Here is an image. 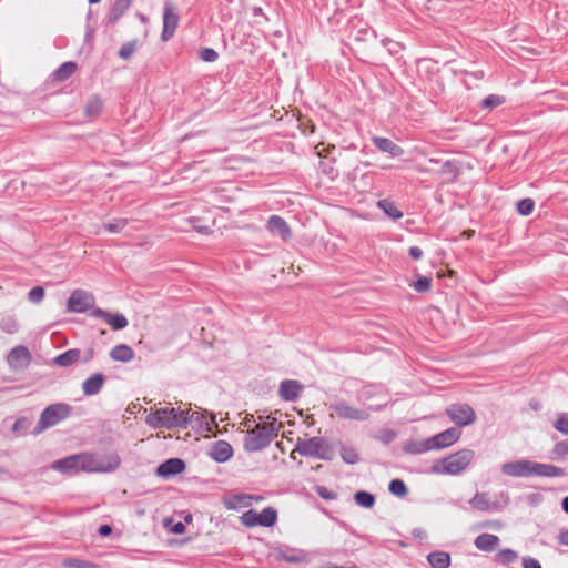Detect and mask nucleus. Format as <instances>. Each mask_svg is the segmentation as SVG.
<instances>
[{
    "mask_svg": "<svg viewBox=\"0 0 568 568\" xmlns=\"http://www.w3.org/2000/svg\"><path fill=\"white\" fill-rule=\"evenodd\" d=\"M209 455L217 463H225L233 456V448L227 442L219 440L212 446Z\"/></svg>",
    "mask_w": 568,
    "mask_h": 568,
    "instance_id": "23",
    "label": "nucleus"
},
{
    "mask_svg": "<svg viewBox=\"0 0 568 568\" xmlns=\"http://www.w3.org/2000/svg\"><path fill=\"white\" fill-rule=\"evenodd\" d=\"M72 409V406L67 403L49 405L42 410L33 433L40 434L45 429L55 426L60 422L67 419L71 415Z\"/></svg>",
    "mask_w": 568,
    "mask_h": 568,
    "instance_id": "5",
    "label": "nucleus"
},
{
    "mask_svg": "<svg viewBox=\"0 0 568 568\" xmlns=\"http://www.w3.org/2000/svg\"><path fill=\"white\" fill-rule=\"evenodd\" d=\"M518 559V552L510 548H505L496 554V560L498 564L507 566L515 562Z\"/></svg>",
    "mask_w": 568,
    "mask_h": 568,
    "instance_id": "36",
    "label": "nucleus"
},
{
    "mask_svg": "<svg viewBox=\"0 0 568 568\" xmlns=\"http://www.w3.org/2000/svg\"><path fill=\"white\" fill-rule=\"evenodd\" d=\"M535 209V202L532 199L526 197L517 202V212L520 215L527 216L532 213Z\"/></svg>",
    "mask_w": 568,
    "mask_h": 568,
    "instance_id": "42",
    "label": "nucleus"
},
{
    "mask_svg": "<svg viewBox=\"0 0 568 568\" xmlns=\"http://www.w3.org/2000/svg\"><path fill=\"white\" fill-rule=\"evenodd\" d=\"M555 429L568 436V413H559L554 423Z\"/></svg>",
    "mask_w": 568,
    "mask_h": 568,
    "instance_id": "46",
    "label": "nucleus"
},
{
    "mask_svg": "<svg viewBox=\"0 0 568 568\" xmlns=\"http://www.w3.org/2000/svg\"><path fill=\"white\" fill-rule=\"evenodd\" d=\"M475 457V452L468 448L460 449L449 456L443 458L439 463L432 466V473L459 475L470 465Z\"/></svg>",
    "mask_w": 568,
    "mask_h": 568,
    "instance_id": "2",
    "label": "nucleus"
},
{
    "mask_svg": "<svg viewBox=\"0 0 568 568\" xmlns=\"http://www.w3.org/2000/svg\"><path fill=\"white\" fill-rule=\"evenodd\" d=\"M467 75H470L473 78H475L476 80H480L484 78V72L483 71H476V72H466Z\"/></svg>",
    "mask_w": 568,
    "mask_h": 568,
    "instance_id": "63",
    "label": "nucleus"
},
{
    "mask_svg": "<svg viewBox=\"0 0 568 568\" xmlns=\"http://www.w3.org/2000/svg\"><path fill=\"white\" fill-rule=\"evenodd\" d=\"M126 224H128L126 219H115V220L108 222L104 225V229L106 231H109L110 233H119L125 227Z\"/></svg>",
    "mask_w": 568,
    "mask_h": 568,
    "instance_id": "48",
    "label": "nucleus"
},
{
    "mask_svg": "<svg viewBox=\"0 0 568 568\" xmlns=\"http://www.w3.org/2000/svg\"><path fill=\"white\" fill-rule=\"evenodd\" d=\"M94 303L93 294L83 290H74L68 300V310L74 313H84L93 308Z\"/></svg>",
    "mask_w": 568,
    "mask_h": 568,
    "instance_id": "10",
    "label": "nucleus"
},
{
    "mask_svg": "<svg viewBox=\"0 0 568 568\" xmlns=\"http://www.w3.org/2000/svg\"><path fill=\"white\" fill-rule=\"evenodd\" d=\"M406 450L412 454H423L425 452L433 450V448H432L430 444L428 443V438H427V439H424L420 442L409 444L407 446Z\"/></svg>",
    "mask_w": 568,
    "mask_h": 568,
    "instance_id": "43",
    "label": "nucleus"
},
{
    "mask_svg": "<svg viewBox=\"0 0 568 568\" xmlns=\"http://www.w3.org/2000/svg\"><path fill=\"white\" fill-rule=\"evenodd\" d=\"M138 40H132L123 43L119 50V57L123 60H129L134 54Z\"/></svg>",
    "mask_w": 568,
    "mask_h": 568,
    "instance_id": "41",
    "label": "nucleus"
},
{
    "mask_svg": "<svg viewBox=\"0 0 568 568\" xmlns=\"http://www.w3.org/2000/svg\"><path fill=\"white\" fill-rule=\"evenodd\" d=\"M505 99L497 94H489L481 101V106L487 109L496 108L503 104Z\"/></svg>",
    "mask_w": 568,
    "mask_h": 568,
    "instance_id": "49",
    "label": "nucleus"
},
{
    "mask_svg": "<svg viewBox=\"0 0 568 568\" xmlns=\"http://www.w3.org/2000/svg\"><path fill=\"white\" fill-rule=\"evenodd\" d=\"M133 0H114L108 16L106 22L109 24L116 23L120 18L129 10Z\"/></svg>",
    "mask_w": 568,
    "mask_h": 568,
    "instance_id": "24",
    "label": "nucleus"
},
{
    "mask_svg": "<svg viewBox=\"0 0 568 568\" xmlns=\"http://www.w3.org/2000/svg\"><path fill=\"white\" fill-rule=\"evenodd\" d=\"M1 328H2L4 332H7V333L12 334V333L17 332V329H18V325H17V323H16L14 321H12V320H7V321H3V322L1 323Z\"/></svg>",
    "mask_w": 568,
    "mask_h": 568,
    "instance_id": "56",
    "label": "nucleus"
},
{
    "mask_svg": "<svg viewBox=\"0 0 568 568\" xmlns=\"http://www.w3.org/2000/svg\"><path fill=\"white\" fill-rule=\"evenodd\" d=\"M189 417H190V424L192 422L196 423L199 427L205 429V430H212V426L215 424V416L214 415H207V412H194L191 413L189 410Z\"/></svg>",
    "mask_w": 568,
    "mask_h": 568,
    "instance_id": "28",
    "label": "nucleus"
},
{
    "mask_svg": "<svg viewBox=\"0 0 568 568\" xmlns=\"http://www.w3.org/2000/svg\"><path fill=\"white\" fill-rule=\"evenodd\" d=\"M316 493L320 497H322L325 500H334L336 499V494L329 489H327L324 486H317Z\"/></svg>",
    "mask_w": 568,
    "mask_h": 568,
    "instance_id": "54",
    "label": "nucleus"
},
{
    "mask_svg": "<svg viewBox=\"0 0 568 568\" xmlns=\"http://www.w3.org/2000/svg\"><path fill=\"white\" fill-rule=\"evenodd\" d=\"M240 519L242 525L248 528L256 526L268 528L276 524L277 511L273 507H266L261 513L250 509L245 511Z\"/></svg>",
    "mask_w": 568,
    "mask_h": 568,
    "instance_id": "7",
    "label": "nucleus"
},
{
    "mask_svg": "<svg viewBox=\"0 0 568 568\" xmlns=\"http://www.w3.org/2000/svg\"><path fill=\"white\" fill-rule=\"evenodd\" d=\"M51 468L68 476L83 471L82 453L58 459L51 464Z\"/></svg>",
    "mask_w": 568,
    "mask_h": 568,
    "instance_id": "12",
    "label": "nucleus"
},
{
    "mask_svg": "<svg viewBox=\"0 0 568 568\" xmlns=\"http://www.w3.org/2000/svg\"><path fill=\"white\" fill-rule=\"evenodd\" d=\"M109 355L115 362L129 363L134 358L135 353L131 346L119 344L111 348Z\"/></svg>",
    "mask_w": 568,
    "mask_h": 568,
    "instance_id": "26",
    "label": "nucleus"
},
{
    "mask_svg": "<svg viewBox=\"0 0 568 568\" xmlns=\"http://www.w3.org/2000/svg\"><path fill=\"white\" fill-rule=\"evenodd\" d=\"M187 406L185 409L171 406L156 408L145 417V423L153 429H185L190 424L189 410H191V404Z\"/></svg>",
    "mask_w": 568,
    "mask_h": 568,
    "instance_id": "1",
    "label": "nucleus"
},
{
    "mask_svg": "<svg viewBox=\"0 0 568 568\" xmlns=\"http://www.w3.org/2000/svg\"><path fill=\"white\" fill-rule=\"evenodd\" d=\"M111 532H112V529H111V527L109 525H102L99 528V534L101 536L105 537V536H109Z\"/></svg>",
    "mask_w": 568,
    "mask_h": 568,
    "instance_id": "61",
    "label": "nucleus"
},
{
    "mask_svg": "<svg viewBox=\"0 0 568 568\" xmlns=\"http://www.w3.org/2000/svg\"><path fill=\"white\" fill-rule=\"evenodd\" d=\"M267 230L270 231V233L281 237L283 241H287L292 236V232L288 224L280 215H271L268 217Z\"/></svg>",
    "mask_w": 568,
    "mask_h": 568,
    "instance_id": "18",
    "label": "nucleus"
},
{
    "mask_svg": "<svg viewBox=\"0 0 568 568\" xmlns=\"http://www.w3.org/2000/svg\"><path fill=\"white\" fill-rule=\"evenodd\" d=\"M31 355L26 346L13 347L8 355V364L11 368L18 369L27 367L30 363Z\"/></svg>",
    "mask_w": 568,
    "mask_h": 568,
    "instance_id": "17",
    "label": "nucleus"
},
{
    "mask_svg": "<svg viewBox=\"0 0 568 568\" xmlns=\"http://www.w3.org/2000/svg\"><path fill=\"white\" fill-rule=\"evenodd\" d=\"M565 475H566V471L564 468H560V467H557V466H554L550 464L532 462L531 476L555 478V477H564Z\"/></svg>",
    "mask_w": 568,
    "mask_h": 568,
    "instance_id": "19",
    "label": "nucleus"
},
{
    "mask_svg": "<svg viewBox=\"0 0 568 568\" xmlns=\"http://www.w3.org/2000/svg\"><path fill=\"white\" fill-rule=\"evenodd\" d=\"M114 331H121L124 329L129 322L126 317L123 314L120 313H109L108 318L105 321Z\"/></svg>",
    "mask_w": 568,
    "mask_h": 568,
    "instance_id": "37",
    "label": "nucleus"
},
{
    "mask_svg": "<svg viewBox=\"0 0 568 568\" xmlns=\"http://www.w3.org/2000/svg\"><path fill=\"white\" fill-rule=\"evenodd\" d=\"M562 510L568 514V496H566L561 501Z\"/></svg>",
    "mask_w": 568,
    "mask_h": 568,
    "instance_id": "64",
    "label": "nucleus"
},
{
    "mask_svg": "<svg viewBox=\"0 0 568 568\" xmlns=\"http://www.w3.org/2000/svg\"><path fill=\"white\" fill-rule=\"evenodd\" d=\"M493 506V513L503 511L510 503V497L507 491H500L494 496V499L490 500Z\"/></svg>",
    "mask_w": 568,
    "mask_h": 568,
    "instance_id": "35",
    "label": "nucleus"
},
{
    "mask_svg": "<svg viewBox=\"0 0 568 568\" xmlns=\"http://www.w3.org/2000/svg\"><path fill=\"white\" fill-rule=\"evenodd\" d=\"M523 567L524 568H541L540 562L532 557H524L523 558Z\"/></svg>",
    "mask_w": 568,
    "mask_h": 568,
    "instance_id": "57",
    "label": "nucleus"
},
{
    "mask_svg": "<svg viewBox=\"0 0 568 568\" xmlns=\"http://www.w3.org/2000/svg\"><path fill=\"white\" fill-rule=\"evenodd\" d=\"M185 527H184V524L183 523H176L173 527V532L175 534H182L184 531Z\"/></svg>",
    "mask_w": 568,
    "mask_h": 568,
    "instance_id": "62",
    "label": "nucleus"
},
{
    "mask_svg": "<svg viewBox=\"0 0 568 568\" xmlns=\"http://www.w3.org/2000/svg\"><path fill=\"white\" fill-rule=\"evenodd\" d=\"M446 415L459 427L471 425L476 420V413L467 403L452 404L446 408Z\"/></svg>",
    "mask_w": 568,
    "mask_h": 568,
    "instance_id": "8",
    "label": "nucleus"
},
{
    "mask_svg": "<svg viewBox=\"0 0 568 568\" xmlns=\"http://www.w3.org/2000/svg\"><path fill=\"white\" fill-rule=\"evenodd\" d=\"M341 457L346 464L349 465H354L359 460L358 454L353 447H342Z\"/></svg>",
    "mask_w": 568,
    "mask_h": 568,
    "instance_id": "44",
    "label": "nucleus"
},
{
    "mask_svg": "<svg viewBox=\"0 0 568 568\" xmlns=\"http://www.w3.org/2000/svg\"><path fill=\"white\" fill-rule=\"evenodd\" d=\"M77 70V63L72 61L63 62L54 72L53 78L57 81H64Z\"/></svg>",
    "mask_w": 568,
    "mask_h": 568,
    "instance_id": "32",
    "label": "nucleus"
},
{
    "mask_svg": "<svg viewBox=\"0 0 568 568\" xmlns=\"http://www.w3.org/2000/svg\"><path fill=\"white\" fill-rule=\"evenodd\" d=\"M442 173H449L454 176H457L458 174V164L454 160H447L442 165Z\"/></svg>",
    "mask_w": 568,
    "mask_h": 568,
    "instance_id": "53",
    "label": "nucleus"
},
{
    "mask_svg": "<svg viewBox=\"0 0 568 568\" xmlns=\"http://www.w3.org/2000/svg\"><path fill=\"white\" fill-rule=\"evenodd\" d=\"M274 555L277 559L290 564H302L310 561V554L306 550L290 547L284 544H280L274 547Z\"/></svg>",
    "mask_w": 568,
    "mask_h": 568,
    "instance_id": "11",
    "label": "nucleus"
},
{
    "mask_svg": "<svg viewBox=\"0 0 568 568\" xmlns=\"http://www.w3.org/2000/svg\"><path fill=\"white\" fill-rule=\"evenodd\" d=\"M43 297H44V290L41 286H34L28 293V300L34 304L40 303L43 300Z\"/></svg>",
    "mask_w": 568,
    "mask_h": 568,
    "instance_id": "51",
    "label": "nucleus"
},
{
    "mask_svg": "<svg viewBox=\"0 0 568 568\" xmlns=\"http://www.w3.org/2000/svg\"><path fill=\"white\" fill-rule=\"evenodd\" d=\"M252 504V497L248 494H237L232 496L226 501V507L229 509H237L242 507H248Z\"/></svg>",
    "mask_w": 568,
    "mask_h": 568,
    "instance_id": "34",
    "label": "nucleus"
},
{
    "mask_svg": "<svg viewBox=\"0 0 568 568\" xmlns=\"http://www.w3.org/2000/svg\"><path fill=\"white\" fill-rule=\"evenodd\" d=\"M105 383V376L102 373H94L82 383V393L85 396H94L101 392Z\"/></svg>",
    "mask_w": 568,
    "mask_h": 568,
    "instance_id": "22",
    "label": "nucleus"
},
{
    "mask_svg": "<svg viewBox=\"0 0 568 568\" xmlns=\"http://www.w3.org/2000/svg\"><path fill=\"white\" fill-rule=\"evenodd\" d=\"M388 490L390 491V494L398 497H404L408 493L407 486L404 483V480L398 478L390 480L388 485Z\"/></svg>",
    "mask_w": 568,
    "mask_h": 568,
    "instance_id": "40",
    "label": "nucleus"
},
{
    "mask_svg": "<svg viewBox=\"0 0 568 568\" xmlns=\"http://www.w3.org/2000/svg\"><path fill=\"white\" fill-rule=\"evenodd\" d=\"M469 505L476 510L483 513H493V506L487 493L477 491L469 500Z\"/></svg>",
    "mask_w": 568,
    "mask_h": 568,
    "instance_id": "29",
    "label": "nucleus"
},
{
    "mask_svg": "<svg viewBox=\"0 0 568 568\" xmlns=\"http://www.w3.org/2000/svg\"><path fill=\"white\" fill-rule=\"evenodd\" d=\"M94 356H95L94 348L93 347H88L83 352L81 351L80 362L87 364V363L91 362L94 358Z\"/></svg>",
    "mask_w": 568,
    "mask_h": 568,
    "instance_id": "55",
    "label": "nucleus"
},
{
    "mask_svg": "<svg viewBox=\"0 0 568 568\" xmlns=\"http://www.w3.org/2000/svg\"><path fill=\"white\" fill-rule=\"evenodd\" d=\"M418 293L428 292L432 287V280L427 276H418L412 285Z\"/></svg>",
    "mask_w": 568,
    "mask_h": 568,
    "instance_id": "47",
    "label": "nucleus"
},
{
    "mask_svg": "<svg viewBox=\"0 0 568 568\" xmlns=\"http://www.w3.org/2000/svg\"><path fill=\"white\" fill-rule=\"evenodd\" d=\"M179 20L180 17L174 6L170 1H166L163 8L162 41H169L174 36L179 26Z\"/></svg>",
    "mask_w": 568,
    "mask_h": 568,
    "instance_id": "13",
    "label": "nucleus"
},
{
    "mask_svg": "<svg viewBox=\"0 0 568 568\" xmlns=\"http://www.w3.org/2000/svg\"><path fill=\"white\" fill-rule=\"evenodd\" d=\"M427 560L433 568H448L450 566V556L446 551H433L428 554Z\"/></svg>",
    "mask_w": 568,
    "mask_h": 568,
    "instance_id": "30",
    "label": "nucleus"
},
{
    "mask_svg": "<svg viewBox=\"0 0 568 568\" xmlns=\"http://www.w3.org/2000/svg\"><path fill=\"white\" fill-rule=\"evenodd\" d=\"M103 102L99 95H91L84 106V113L89 118H94L100 114Z\"/></svg>",
    "mask_w": 568,
    "mask_h": 568,
    "instance_id": "33",
    "label": "nucleus"
},
{
    "mask_svg": "<svg viewBox=\"0 0 568 568\" xmlns=\"http://www.w3.org/2000/svg\"><path fill=\"white\" fill-rule=\"evenodd\" d=\"M354 500L362 507L372 508L375 504V496L372 493L359 490L354 495Z\"/></svg>",
    "mask_w": 568,
    "mask_h": 568,
    "instance_id": "38",
    "label": "nucleus"
},
{
    "mask_svg": "<svg viewBox=\"0 0 568 568\" xmlns=\"http://www.w3.org/2000/svg\"><path fill=\"white\" fill-rule=\"evenodd\" d=\"M295 450L305 457H313L322 460H332L334 450L332 445L323 437L298 438Z\"/></svg>",
    "mask_w": 568,
    "mask_h": 568,
    "instance_id": "4",
    "label": "nucleus"
},
{
    "mask_svg": "<svg viewBox=\"0 0 568 568\" xmlns=\"http://www.w3.org/2000/svg\"><path fill=\"white\" fill-rule=\"evenodd\" d=\"M62 566L65 568H98V566L91 561L74 557L63 559Z\"/></svg>",
    "mask_w": 568,
    "mask_h": 568,
    "instance_id": "39",
    "label": "nucleus"
},
{
    "mask_svg": "<svg viewBox=\"0 0 568 568\" xmlns=\"http://www.w3.org/2000/svg\"><path fill=\"white\" fill-rule=\"evenodd\" d=\"M532 460L519 459L515 462L504 463L501 465V473L506 476L523 478L531 476Z\"/></svg>",
    "mask_w": 568,
    "mask_h": 568,
    "instance_id": "14",
    "label": "nucleus"
},
{
    "mask_svg": "<svg viewBox=\"0 0 568 568\" xmlns=\"http://www.w3.org/2000/svg\"><path fill=\"white\" fill-rule=\"evenodd\" d=\"M81 358V349L79 348H70L62 354H59L52 359V363L59 367H69L78 362Z\"/></svg>",
    "mask_w": 568,
    "mask_h": 568,
    "instance_id": "25",
    "label": "nucleus"
},
{
    "mask_svg": "<svg viewBox=\"0 0 568 568\" xmlns=\"http://www.w3.org/2000/svg\"><path fill=\"white\" fill-rule=\"evenodd\" d=\"M199 57L204 62H215L219 59V53L212 48H202Z\"/></svg>",
    "mask_w": 568,
    "mask_h": 568,
    "instance_id": "50",
    "label": "nucleus"
},
{
    "mask_svg": "<svg viewBox=\"0 0 568 568\" xmlns=\"http://www.w3.org/2000/svg\"><path fill=\"white\" fill-rule=\"evenodd\" d=\"M83 471L87 473H111L121 465V458L118 454L112 453L98 456L90 453H82Z\"/></svg>",
    "mask_w": 568,
    "mask_h": 568,
    "instance_id": "6",
    "label": "nucleus"
},
{
    "mask_svg": "<svg viewBox=\"0 0 568 568\" xmlns=\"http://www.w3.org/2000/svg\"><path fill=\"white\" fill-rule=\"evenodd\" d=\"M423 250L418 246H412L409 248V255L412 256V258L414 260H420L423 257Z\"/></svg>",
    "mask_w": 568,
    "mask_h": 568,
    "instance_id": "59",
    "label": "nucleus"
},
{
    "mask_svg": "<svg viewBox=\"0 0 568 568\" xmlns=\"http://www.w3.org/2000/svg\"><path fill=\"white\" fill-rule=\"evenodd\" d=\"M460 435L462 433L458 428L452 427L429 437L428 443L430 444L433 450L442 449L455 444L459 439Z\"/></svg>",
    "mask_w": 568,
    "mask_h": 568,
    "instance_id": "15",
    "label": "nucleus"
},
{
    "mask_svg": "<svg viewBox=\"0 0 568 568\" xmlns=\"http://www.w3.org/2000/svg\"><path fill=\"white\" fill-rule=\"evenodd\" d=\"M551 459L554 460L568 456V439L556 443L551 450Z\"/></svg>",
    "mask_w": 568,
    "mask_h": 568,
    "instance_id": "45",
    "label": "nucleus"
},
{
    "mask_svg": "<svg viewBox=\"0 0 568 568\" xmlns=\"http://www.w3.org/2000/svg\"><path fill=\"white\" fill-rule=\"evenodd\" d=\"M558 540H559V542H560L561 545H564V546H568V529L562 530V531L559 534Z\"/></svg>",
    "mask_w": 568,
    "mask_h": 568,
    "instance_id": "60",
    "label": "nucleus"
},
{
    "mask_svg": "<svg viewBox=\"0 0 568 568\" xmlns=\"http://www.w3.org/2000/svg\"><path fill=\"white\" fill-rule=\"evenodd\" d=\"M185 469V463L180 458H170L160 464L156 474L161 477L169 478L181 474Z\"/></svg>",
    "mask_w": 568,
    "mask_h": 568,
    "instance_id": "21",
    "label": "nucleus"
},
{
    "mask_svg": "<svg viewBox=\"0 0 568 568\" xmlns=\"http://www.w3.org/2000/svg\"><path fill=\"white\" fill-rule=\"evenodd\" d=\"M499 537L493 534H481L474 540V545L478 550L493 551L499 545Z\"/></svg>",
    "mask_w": 568,
    "mask_h": 568,
    "instance_id": "27",
    "label": "nucleus"
},
{
    "mask_svg": "<svg viewBox=\"0 0 568 568\" xmlns=\"http://www.w3.org/2000/svg\"><path fill=\"white\" fill-rule=\"evenodd\" d=\"M91 315L93 317H98V318H102L103 321H106L109 312H106V311H104L102 308L95 307V308L92 310Z\"/></svg>",
    "mask_w": 568,
    "mask_h": 568,
    "instance_id": "58",
    "label": "nucleus"
},
{
    "mask_svg": "<svg viewBox=\"0 0 568 568\" xmlns=\"http://www.w3.org/2000/svg\"><path fill=\"white\" fill-rule=\"evenodd\" d=\"M189 222L194 231H196L200 234H209L212 232L211 227L209 225H204L200 223L199 217H190Z\"/></svg>",
    "mask_w": 568,
    "mask_h": 568,
    "instance_id": "52",
    "label": "nucleus"
},
{
    "mask_svg": "<svg viewBox=\"0 0 568 568\" xmlns=\"http://www.w3.org/2000/svg\"><path fill=\"white\" fill-rule=\"evenodd\" d=\"M372 142L377 150L389 154L392 158H398L404 154L403 148L388 138L373 136Z\"/></svg>",
    "mask_w": 568,
    "mask_h": 568,
    "instance_id": "20",
    "label": "nucleus"
},
{
    "mask_svg": "<svg viewBox=\"0 0 568 568\" xmlns=\"http://www.w3.org/2000/svg\"><path fill=\"white\" fill-rule=\"evenodd\" d=\"M377 207L381 209L388 217L396 221L403 217V212L396 204L387 199H382L377 202Z\"/></svg>",
    "mask_w": 568,
    "mask_h": 568,
    "instance_id": "31",
    "label": "nucleus"
},
{
    "mask_svg": "<svg viewBox=\"0 0 568 568\" xmlns=\"http://www.w3.org/2000/svg\"><path fill=\"white\" fill-rule=\"evenodd\" d=\"M278 435V428L275 424L257 425L246 432L244 438V448L254 453L266 448Z\"/></svg>",
    "mask_w": 568,
    "mask_h": 568,
    "instance_id": "3",
    "label": "nucleus"
},
{
    "mask_svg": "<svg viewBox=\"0 0 568 568\" xmlns=\"http://www.w3.org/2000/svg\"><path fill=\"white\" fill-rule=\"evenodd\" d=\"M331 409L342 419L364 422L369 418V412L367 409L353 407L344 400L332 404Z\"/></svg>",
    "mask_w": 568,
    "mask_h": 568,
    "instance_id": "9",
    "label": "nucleus"
},
{
    "mask_svg": "<svg viewBox=\"0 0 568 568\" xmlns=\"http://www.w3.org/2000/svg\"><path fill=\"white\" fill-rule=\"evenodd\" d=\"M303 390V385L296 379H285L281 382L278 395L283 400L296 402Z\"/></svg>",
    "mask_w": 568,
    "mask_h": 568,
    "instance_id": "16",
    "label": "nucleus"
}]
</instances>
